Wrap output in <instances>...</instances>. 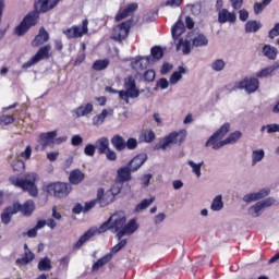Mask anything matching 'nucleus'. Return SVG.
Returning a JSON list of instances; mask_svg holds the SVG:
<instances>
[{
  "label": "nucleus",
  "instance_id": "29",
  "mask_svg": "<svg viewBox=\"0 0 279 279\" xmlns=\"http://www.w3.org/2000/svg\"><path fill=\"white\" fill-rule=\"evenodd\" d=\"M260 27H263V24H260V22H258L256 20H252V21L246 22L245 32H246V34H256V32H258V29H260Z\"/></svg>",
  "mask_w": 279,
  "mask_h": 279
},
{
  "label": "nucleus",
  "instance_id": "32",
  "mask_svg": "<svg viewBox=\"0 0 279 279\" xmlns=\"http://www.w3.org/2000/svg\"><path fill=\"white\" fill-rule=\"evenodd\" d=\"M107 66H110V59H99L93 63L92 69L94 71H106Z\"/></svg>",
  "mask_w": 279,
  "mask_h": 279
},
{
  "label": "nucleus",
  "instance_id": "56",
  "mask_svg": "<svg viewBox=\"0 0 279 279\" xmlns=\"http://www.w3.org/2000/svg\"><path fill=\"white\" fill-rule=\"evenodd\" d=\"M182 3H184V0H167L165 5H168L169 8H180Z\"/></svg>",
  "mask_w": 279,
  "mask_h": 279
},
{
  "label": "nucleus",
  "instance_id": "49",
  "mask_svg": "<svg viewBox=\"0 0 279 279\" xmlns=\"http://www.w3.org/2000/svg\"><path fill=\"white\" fill-rule=\"evenodd\" d=\"M138 147V141H136V138L134 137H130L125 144H124V149H130V150H133V149H136Z\"/></svg>",
  "mask_w": 279,
  "mask_h": 279
},
{
  "label": "nucleus",
  "instance_id": "40",
  "mask_svg": "<svg viewBox=\"0 0 279 279\" xmlns=\"http://www.w3.org/2000/svg\"><path fill=\"white\" fill-rule=\"evenodd\" d=\"M186 73L184 66H179V71H175L170 76V84H175L179 80H182V74Z\"/></svg>",
  "mask_w": 279,
  "mask_h": 279
},
{
  "label": "nucleus",
  "instance_id": "42",
  "mask_svg": "<svg viewBox=\"0 0 279 279\" xmlns=\"http://www.w3.org/2000/svg\"><path fill=\"white\" fill-rule=\"evenodd\" d=\"M39 271H49L51 269V259L49 257H44L38 263Z\"/></svg>",
  "mask_w": 279,
  "mask_h": 279
},
{
  "label": "nucleus",
  "instance_id": "62",
  "mask_svg": "<svg viewBox=\"0 0 279 279\" xmlns=\"http://www.w3.org/2000/svg\"><path fill=\"white\" fill-rule=\"evenodd\" d=\"M171 69H173V65H171V63L169 62L163 63L160 70L161 75H167V73H169Z\"/></svg>",
  "mask_w": 279,
  "mask_h": 279
},
{
  "label": "nucleus",
  "instance_id": "17",
  "mask_svg": "<svg viewBox=\"0 0 279 279\" xmlns=\"http://www.w3.org/2000/svg\"><path fill=\"white\" fill-rule=\"evenodd\" d=\"M132 173H134V171H132L129 166L121 167L120 169H118V175H117L116 180L120 184H123L125 182H130V180H132Z\"/></svg>",
  "mask_w": 279,
  "mask_h": 279
},
{
  "label": "nucleus",
  "instance_id": "1",
  "mask_svg": "<svg viewBox=\"0 0 279 279\" xmlns=\"http://www.w3.org/2000/svg\"><path fill=\"white\" fill-rule=\"evenodd\" d=\"M116 232L117 239L121 240L123 236H130V234H134L138 230V223L136 222V218L131 219L128 222V218L124 214L114 213L111 215L108 220L102 222L99 228H90L88 229L74 244V250H80L84 243L90 241L95 234H104L105 232Z\"/></svg>",
  "mask_w": 279,
  "mask_h": 279
},
{
  "label": "nucleus",
  "instance_id": "4",
  "mask_svg": "<svg viewBox=\"0 0 279 279\" xmlns=\"http://www.w3.org/2000/svg\"><path fill=\"white\" fill-rule=\"evenodd\" d=\"M124 88L125 90L122 89L119 92V99H122L125 104H130V99L141 97V89L136 86L134 76L129 75L124 78Z\"/></svg>",
  "mask_w": 279,
  "mask_h": 279
},
{
  "label": "nucleus",
  "instance_id": "47",
  "mask_svg": "<svg viewBox=\"0 0 279 279\" xmlns=\"http://www.w3.org/2000/svg\"><path fill=\"white\" fill-rule=\"evenodd\" d=\"M16 121L13 116L2 114L0 116V125H12Z\"/></svg>",
  "mask_w": 279,
  "mask_h": 279
},
{
  "label": "nucleus",
  "instance_id": "28",
  "mask_svg": "<svg viewBox=\"0 0 279 279\" xmlns=\"http://www.w3.org/2000/svg\"><path fill=\"white\" fill-rule=\"evenodd\" d=\"M184 32H186V28L184 27V22H182V20L177 21L171 29L172 37L178 38L179 36L183 35Z\"/></svg>",
  "mask_w": 279,
  "mask_h": 279
},
{
  "label": "nucleus",
  "instance_id": "54",
  "mask_svg": "<svg viewBox=\"0 0 279 279\" xmlns=\"http://www.w3.org/2000/svg\"><path fill=\"white\" fill-rule=\"evenodd\" d=\"M233 12H236L243 8L244 0H229Z\"/></svg>",
  "mask_w": 279,
  "mask_h": 279
},
{
  "label": "nucleus",
  "instance_id": "55",
  "mask_svg": "<svg viewBox=\"0 0 279 279\" xmlns=\"http://www.w3.org/2000/svg\"><path fill=\"white\" fill-rule=\"evenodd\" d=\"M107 160H109L110 162H114L117 160V153L112 149H107L106 153H104Z\"/></svg>",
  "mask_w": 279,
  "mask_h": 279
},
{
  "label": "nucleus",
  "instance_id": "48",
  "mask_svg": "<svg viewBox=\"0 0 279 279\" xmlns=\"http://www.w3.org/2000/svg\"><path fill=\"white\" fill-rule=\"evenodd\" d=\"M253 165H256V162H260L265 158V150H254L253 151Z\"/></svg>",
  "mask_w": 279,
  "mask_h": 279
},
{
  "label": "nucleus",
  "instance_id": "51",
  "mask_svg": "<svg viewBox=\"0 0 279 279\" xmlns=\"http://www.w3.org/2000/svg\"><path fill=\"white\" fill-rule=\"evenodd\" d=\"M95 151H97V147L94 144H87L84 148L85 156H89L90 158L95 156Z\"/></svg>",
  "mask_w": 279,
  "mask_h": 279
},
{
  "label": "nucleus",
  "instance_id": "57",
  "mask_svg": "<svg viewBox=\"0 0 279 279\" xmlns=\"http://www.w3.org/2000/svg\"><path fill=\"white\" fill-rule=\"evenodd\" d=\"M250 19V12H247L245 9L239 10V20L242 21V23H245Z\"/></svg>",
  "mask_w": 279,
  "mask_h": 279
},
{
  "label": "nucleus",
  "instance_id": "11",
  "mask_svg": "<svg viewBox=\"0 0 279 279\" xmlns=\"http://www.w3.org/2000/svg\"><path fill=\"white\" fill-rule=\"evenodd\" d=\"M235 86L240 90L244 89L248 95H252V93H256L258 90L260 83L256 77H245L244 80L238 82Z\"/></svg>",
  "mask_w": 279,
  "mask_h": 279
},
{
  "label": "nucleus",
  "instance_id": "31",
  "mask_svg": "<svg viewBox=\"0 0 279 279\" xmlns=\"http://www.w3.org/2000/svg\"><path fill=\"white\" fill-rule=\"evenodd\" d=\"M278 69H279V62L276 61L272 65L260 70L256 76L257 77H267V75H271V73H274V71H278Z\"/></svg>",
  "mask_w": 279,
  "mask_h": 279
},
{
  "label": "nucleus",
  "instance_id": "27",
  "mask_svg": "<svg viewBox=\"0 0 279 279\" xmlns=\"http://www.w3.org/2000/svg\"><path fill=\"white\" fill-rule=\"evenodd\" d=\"M19 213H23L26 217H29L34 213V201H26L23 205L19 203Z\"/></svg>",
  "mask_w": 279,
  "mask_h": 279
},
{
  "label": "nucleus",
  "instance_id": "26",
  "mask_svg": "<svg viewBox=\"0 0 279 279\" xmlns=\"http://www.w3.org/2000/svg\"><path fill=\"white\" fill-rule=\"evenodd\" d=\"M112 260V254H106L101 258H99L94 265L92 266L93 271H99L104 265H108Z\"/></svg>",
  "mask_w": 279,
  "mask_h": 279
},
{
  "label": "nucleus",
  "instance_id": "33",
  "mask_svg": "<svg viewBox=\"0 0 279 279\" xmlns=\"http://www.w3.org/2000/svg\"><path fill=\"white\" fill-rule=\"evenodd\" d=\"M140 141L143 143H154L156 141V133L151 130L143 131L140 135Z\"/></svg>",
  "mask_w": 279,
  "mask_h": 279
},
{
  "label": "nucleus",
  "instance_id": "64",
  "mask_svg": "<svg viewBox=\"0 0 279 279\" xmlns=\"http://www.w3.org/2000/svg\"><path fill=\"white\" fill-rule=\"evenodd\" d=\"M266 128H267L268 134H274L276 132H279V124H268Z\"/></svg>",
  "mask_w": 279,
  "mask_h": 279
},
{
  "label": "nucleus",
  "instance_id": "12",
  "mask_svg": "<svg viewBox=\"0 0 279 279\" xmlns=\"http://www.w3.org/2000/svg\"><path fill=\"white\" fill-rule=\"evenodd\" d=\"M20 208L21 206L19 205V203H13L12 205L5 207L0 216L1 223H3L4 226L11 223L12 217H14V215L19 213Z\"/></svg>",
  "mask_w": 279,
  "mask_h": 279
},
{
  "label": "nucleus",
  "instance_id": "24",
  "mask_svg": "<svg viewBox=\"0 0 279 279\" xmlns=\"http://www.w3.org/2000/svg\"><path fill=\"white\" fill-rule=\"evenodd\" d=\"M134 71H145L149 66V57H141L131 63Z\"/></svg>",
  "mask_w": 279,
  "mask_h": 279
},
{
  "label": "nucleus",
  "instance_id": "44",
  "mask_svg": "<svg viewBox=\"0 0 279 279\" xmlns=\"http://www.w3.org/2000/svg\"><path fill=\"white\" fill-rule=\"evenodd\" d=\"M154 197L151 198H145L140 204L136 205L135 210L138 213V210H145V208H149L151 204H154Z\"/></svg>",
  "mask_w": 279,
  "mask_h": 279
},
{
  "label": "nucleus",
  "instance_id": "10",
  "mask_svg": "<svg viewBox=\"0 0 279 279\" xmlns=\"http://www.w3.org/2000/svg\"><path fill=\"white\" fill-rule=\"evenodd\" d=\"M63 34L69 40L73 38H82V36L88 34V21L86 19L83 20L82 26L74 25L63 31Z\"/></svg>",
  "mask_w": 279,
  "mask_h": 279
},
{
  "label": "nucleus",
  "instance_id": "38",
  "mask_svg": "<svg viewBox=\"0 0 279 279\" xmlns=\"http://www.w3.org/2000/svg\"><path fill=\"white\" fill-rule=\"evenodd\" d=\"M11 167L15 173H23L25 171V161L21 159H14Z\"/></svg>",
  "mask_w": 279,
  "mask_h": 279
},
{
  "label": "nucleus",
  "instance_id": "9",
  "mask_svg": "<svg viewBox=\"0 0 279 279\" xmlns=\"http://www.w3.org/2000/svg\"><path fill=\"white\" fill-rule=\"evenodd\" d=\"M131 27H132V20H128L118 24L113 28L112 39L117 40L118 43L125 40V38L130 36Z\"/></svg>",
  "mask_w": 279,
  "mask_h": 279
},
{
  "label": "nucleus",
  "instance_id": "41",
  "mask_svg": "<svg viewBox=\"0 0 279 279\" xmlns=\"http://www.w3.org/2000/svg\"><path fill=\"white\" fill-rule=\"evenodd\" d=\"M223 208V197L221 195H217L211 203V210L219 211Z\"/></svg>",
  "mask_w": 279,
  "mask_h": 279
},
{
  "label": "nucleus",
  "instance_id": "43",
  "mask_svg": "<svg viewBox=\"0 0 279 279\" xmlns=\"http://www.w3.org/2000/svg\"><path fill=\"white\" fill-rule=\"evenodd\" d=\"M106 117H108V110L104 109L100 114H97L93 118L94 125L104 124V121H106Z\"/></svg>",
  "mask_w": 279,
  "mask_h": 279
},
{
  "label": "nucleus",
  "instance_id": "59",
  "mask_svg": "<svg viewBox=\"0 0 279 279\" xmlns=\"http://www.w3.org/2000/svg\"><path fill=\"white\" fill-rule=\"evenodd\" d=\"M21 158H24V160H29L32 158V146H26L25 150L21 153Z\"/></svg>",
  "mask_w": 279,
  "mask_h": 279
},
{
  "label": "nucleus",
  "instance_id": "20",
  "mask_svg": "<svg viewBox=\"0 0 279 279\" xmlns=\"http://www.w3.org/2000/svg\"><path fill=\"white\" fill-rule=\"evenodd\" d=\"M270 190L269 189H263L257 193H251L246 194L243 199L246 202V204H251V202H257V199H263L264 197H267L269 195Z\"/></svg>",
  "mask_w": 279,
  "mask_h": 279
},
{
  "label": "nucleus",
  "instance_id": "21",
  "mask_svg": "<svg viewBox=\"0 0 279 279\" xmlns=\"http://www.w3.org/2000/svg\"><path fill=\"white\" fill-rule=\"evenodd\" d=\"M94 107L93 104L87 102L85 106H80L75 110H73V117L80 119L81 117H86L93 112Z\"/></svg>",
  "mask_w": 279,
  "mask_h": 279
},
{
  "label": "nucleus",
  "instance_id": "37",
  "mask_svg": "<svg viewBox=\"0 0 279 279\" xmlns=\"http://www.w3.org/2000/svg\"><path fill=\"white\" fill-rule=\"evenodd\" d=\"M150 56L153 57V60H162V57L165 56V51L162 50V47L160 46H154L150 49Z\"/></svg>",
  "mask_w": 279,
  "mask_h": 279
},
{
  "label": "nucleus",
  "instance_id": "16",
  "mask_svg": "<svg viewBox=\"0 0 279 279\" xmlns=\"http://www.w3.org/2000/svg\"><path fill=\"white\" fill-rule=\"evenodd\" d=\"M138 10L137 3H130L124 8L122 11L118 12L114 16V21L117 23H120V21H123L124 19H128L132 12H136Z\"/></svg>",
  "mask_w": 279,
  "mask_h": 279
},
{
  "label": "nucleus",
  "instance_id": "45",
  "mask_svg": "<svg viewBox=\"0 0 279 279\" xmlns=\"http://www.w3.org/2000/svg\"><path fill=\"white\" fill-rule=\"evenodd\" d=\"M189 165L192 167L193 173H195V175L199 178L202 175V166L204 165V161L195 163L193 160H190Z\"/></svg>",
  "mask_w": 279,
  "mask_h": 279
},
{
  "label": "nucleus",
  "instance_id": "14",
  "mask_svg": "<svg viewBox=\"0 0 279 279\" xmlns=\"http://www.w3.org/2000/svg\"><path fill=\"white\" fill-rule=\"evenodd\" d=\"M218 23L223 25L226 23H236V13L228 11V9L218 10Z\"/></svg>",
  "mask_w": 279,
  "mask_h": 279
},
{
  "label": "nucleus",
  "instance_id": "58",
  "mask_svg": "<svg viewBox=\"0 0 279 279\" xmlns=\"http://www.w3.org/2000/svg\"><path fill=\"white\" fill-rule=\"evenodd\" d=\"M71 143L74 147H80V145H82V143H84V138L80 135H74L71 138Z\"/></svg>",
  "mask_w": 279,
  "mask_h": 279
},
{
  "label": "nucleus",
  "instance_id": "8",
  "mask_svg": "<svg viewBox=\"0 0 279 279\" xmlns=\"http://www.w3.org/2000/svg\"><path fill=\"white\" fill-rule=\"evenodd\" d=\"M51 58V45L43 46L38 51L25 63H23L22 69H31L34 64H38L40 60H49Z\"/></svg>",
  "mask_w": 279,
  "mask_h": 279
},
{
  "label": "nucleus",
  "instance_id": "30",
  "mask_svg": "<svg viewBox=\"0 0 279 279\" xmlns=\"http://www.w3.org/2000/svg\"><path fill=\"white\" fill-rule=\"evenodd\" d=\"M263 53L268 58V60H276L278 58V49L271 45H265L263 48Z\"/></svg>",
  "mask_w": 279,
  "mask_h": 279
},
{
  "label": "nucleus",
  "instance_id": "39",
  "mask_svg": "<svg viewBox=\"0 0 279 279\" xmlns=\"http://www.w3.org/2000/svg\"><path fill=\"white\" fill-rule=\"evenodd\" d=\"M241 136H243V133H241V131H234L227 138L223 140L225 145H230V144L236 143V141H239V138H241Z\"/></svg>",
  "mask_w": 279,
  "mask_h": 279
},
{
  "label": "nucleus",
  "instance_id": "19",
  "mask_svg": "<svg viewBox=\"0 0 279 279\" xmlns=\"http://www.w3.org/2000/svg\"><path fill=\"white\" fill-rule=\"evenodd\" d=\"M145 162H147V155L138 154L128 163V167L131 168L134 173V171H137Z\"/></svg>",
  "mask_w": 279,
  "mask_h": 279
},
{
  "label": "nucleus",
  "instance_id": "7",
  "mask_svg": "<svg viewBox=\"0 0 279 279\" xmlns=\"http://www.w3.org/2000/svg\"><path fill=\"white\" fill-rule=\"evenodd\" d=\"M230 132V123H225L221 125L206 142V147H211V149H221L226 145L223 136Z\"/></svg>",
  "mask_w": 279,
  "mask_h": 279
},
{
  "label": "nucleus",
  "instance_id": "15",
  "mask_svg": "<svg viewBox=\"0 0 279 279\" xmlns=\"http://www.w3.org/2000/svg\"><path fill=\"white\" fill-rule=\"evenodd\" d=\"M56 136H58V132L56 131L39 134V143L41 145V149L45 150L47 147L53 145Z\"/></svg>",
  "mask_w": 279,
  "mask_h": 279
},
{
  "label": "nucleus",
  "instance_id": "61",
  "mask_svg": "<svg viewBox=\"0 0 279 279\" xmlns=\"http://www.w3.org/2000/svg\"><path fill=\"white\" fill-rule=\"evenodd\" d=\"M269 38L274 39L276 36H279V23L275 24V26L269 31Z\"/></svg>",
  "mask_w": 279,
  "mask_h": 279
},
{
  "label": "nucleus",
  "instance_id": "52",
  "mask_svg": "<svg viewBox=\"0 0 279 279\" xmlns=\"http://www.w3.org/2000/svg\"><path fill=\"white\" fill-rule=\"evenodd\" d=\"M122 184L123 183H120L119 181H117V183L113 184L110 190H108V192L111 193V195H113V198L117 197L119 193H121Z\"/></svg>",
  "mask_w": 279,
  "mask_h": 279
},
{
  "label": "nucleus",
  "instance_id": "5",
  "mask_svg": "<svg viewBox=\"0 0 279 279\" xmlns=\"http://www.w3.org/2000/svg\"><path fill=\"white\" fill-rule=\"evenodd\" d=\"M71 191H73V187L71 186V183L66 182L57 181L46 185V192L48 195L57 197V199L69 197V195H71Z\"/></svg>",
  "mask_w": 279,
  "mask_h": 279
},
{
  "label": "nucleus",
  "instance_id": "23",
  "mask_svg": "<svg viewBox=\"0 0 279 279\" xmlns=\"http://www.w3.org/2000/svg\"><path fill=\"white\" fill-rule=\"evenodd\" d=\"M95 146H96L97 153L101 156L106 154L107 150L110 149V140H108V137H99L95 142Z\"/></svg>",
  "mask_w": 279,
  "mask_h": 279
},
{
  "label": "nucleus",
  "instance_id": "2",
  "mask_svg": "<svg viewBox=\"0 0 279 279\" xmlns=\"http://www.w3.org/2000/svg\"><path fill=\"white\" fill-rule=\"evenodd\" d=\"M58 3H60V0H34V10L29 11L24 16L20 25L14 28L15 36H25L32 27H36V25H38L40 14L51 12Z\"/></svg>",
  "mask_w": 279,
  "mask_h": 279
},
{
  "label": "nucleus",
  "instance_id": "36",
  "mask_svg": "<svg viewBox=\"0 0 279 279\" xmlns=\"http://www.w3.org/2000/svg\"><path fill=\"white\" fill-rule=\"evenodd\" d=\"M35 255L31 250L25 251V254L22 258L16 259V265H29L34 260Z\"/></svg>",
  "mask_w": 279,
  "mask_h": 279
},
{
  "label": "nucleus",
  "instance_id": "63",
  "mask_svg": "<svg viewBox=\"0 0 279 279\" xmlns=\"http://www.w3.org/2000/svg\"><path fill=\"white\" fill-rule=\"evenodd\" d=\"M253 10H254V14H260V12H263V10H265V4H263V2L262 3L255 2Z\"/></svg>",
  "mask_w": 279,
  "mask_h": 279
},
{
  "label": "nucleus",
  "instance_id": "34",
  "mask_svg": "<svg viewBox=\"0 0 279 279\" xmlns=\"http://www.w3.org/2000/svg\"><path fill=\"white\" fill-rule=\"evenodd\" d=\"M177 49H182L183 54L189 56L191 53V40L181 38L177 45Z\"/></svg>",
  "mask_w": 279,
  "mask_h": 279
},
{
  "label": "nucleus",
  "instance_id": "35",
  "mask_svg": "<svg viewBox=\"0 0 279 279\" xmlns=\"http://www.w3.org/2000/svg\"><path fill=\"white\" fill-rule=\"evenodd\" d=\"M208 45V38L204 34H198L192 40V47H206Z\"/></svg>",
  "mask_w": 279,
  "mask_h": 279
},
{
  "label": "nucleus",
  "instance_id": "60",
  "mask_svg": "<svg viewBox=\"0 0 279 279\" xmlns=\"http://www.w3.org/2000/svg\"><path fill=\"white\" fill-rule=\"evenodd\" d=\"M96 204L97 198L85 203V206L83 207V213H88L92 208H95Z\"/></svg>",
  "mask_w": 279,
  "mask_h": 279
},
{
  "label": "nucleus",
  "instance_id": "25",
  "mask_svg": "<svg viewBox=\"0 0 279 279\" xmlns=\"http://www.w3.org/2000/svg\"><path fill=\"white\" fill-rule=\"evenodd\" d=\"M111 145H113L116 151H123L125 149V138L119 134H116L111 138Z\"/></svg>",
  "mask_w": 279,
  "mask_h": 279
},
{
  "label": "nucleus",
  "instance_id": "46",
  "mask_svg": "<svg viewBox=\"0 0 279 279\" xmlns=\"http://www.w3.org/2000/svg\"><path fill=\"white\" fill-rule=\"evenodd\" d=\"M263 208H265L263 203L262 202H257L254 206H252L250 208V214L254 215L255 217H259L260 216L259 213L263 210Z\"/></svg>",
  "mask_w": 279,
  "mask_h": 279
},
{
  "label": "nucleus",
  "instance_id": "6",
  "mask_svg": "<svg viewBox=\"0 0 279 279\" xmlns=\"http://www.w3.org/2000/svg\"><path fill=\"white\" fill-rule=\"evenodd\" d=\"M186 141V130H180L169 133L156 145L157 149H167L169 145H182Z\"/></svg>",
  "mask_w": 279,
  "mask_h": 279
},
{
  "label": "nucleus",
  "instance_id": "18",
  "mask_svg": "<svg viewBox=\"0 0 279 279\" xmlns=\"http://www.w3.org/2000/svg\"><path fill=\"white\" fill-rule=\"evenodd\" d=\"M86 179V174H84L82 172V170L80 169H74L70 172V175H69V184L71 186V184L73 186H77V184H82L83 180Z\"/></svg>",
  "mask_w": 279,
  "mask_h": 279
},
{
  "label": "nucleus",
  "instance_id": "22",
  "mask_svg": "<svg viewBox=\"0 0 279 279\" xmlns=\"http://www.w3.org/2000/svg\"><path fill=\"white\" fill-rule=\"evenodd\" d=\"M49 40V33L45 31V28H40L38 35L32 41V47H40V45H45Z\"/></svg>",
  "mask_w": 279,
  "mask_h": 279
},
{
  "label": "nucleus",
  "instance_id": "3",
  "mask_svg": "<svg viewBox=\"0 0 279 279\" xmlns=\"http://www.w3.org/2000/svg\"><path fill=\"white\" fill-rule=\"evenodd\" d=\"M36 180H38V174L36 173H27L24 179L11 177L9 178L10 184L16 186L17 189H22L31 195V197H38V187L36 186Z\"/></svg>",
  "mask_w": 279,
  "mask_h": 279
},
{
  "label": "nucleus",
  "instance_id": "13",
  "mask_svg": "<svg viewBox=\"0 0 279 279\" xmlns=\"http://www.w3.org/2000/svg\"><path fill=\"white\" fill-rule=\"evenodd\" d=\"M96 202L100 204L101 208H105V206H108L114 202V195H112V192H106L104 187H100L97 191Z\"/></svg>",
  "mask_w": 279,
  "mask_h": 279
},
{
  "label": "nucleus",
  "instance_id": "50",
  "mask_svg": "<svg viewBox=\"0 0 279 279\" xmlns=\"http://www.w3.org/2000/svg\"><path fill=\"white\" fill-rule=\"evenodd\" d=\"M225 68H226V62L222 59H217L211 64V69L214 71H223Z\"/></svg>",
  "mask_w": 279,
  "mask_h": 279
},
{
  "label": "nucleus",
  "instance_id": "53",
  "mask_svg": "<svg viewBox=\"0 0 279 279\" xmlns=\"http://www.w3.org/2000/svg\"><path fill=\"white\" fill-rule=\"evenodd\" d=\"M143 78L145 82H154V80H156V71L154 70H147L144 74H143Z\"/></svg>",
  "mask_w": 279,
  "mask_h": 279
}]
</instances>
